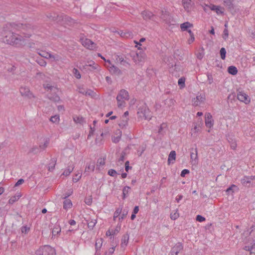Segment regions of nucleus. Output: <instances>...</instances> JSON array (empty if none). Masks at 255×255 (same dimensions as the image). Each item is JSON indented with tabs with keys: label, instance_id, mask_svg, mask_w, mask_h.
I'll list each match as a JSON object with an SVG mask.
<instances>
[{
	"label": "nucleus",
	"instance_id": "f257e3e1",
	"mask_svg": "<svg viewBox=\"0 0 255 255\" xmlns=\"http://www.w3.org/2000/svg\"><path fill=\"white\" fill-rule=\"evenodd\" d=\"M30 27L29 25H23L21 23H9L3 27L1 33L2 41L7 44L19 46L22 44L24 42V39L22 36L14 33V29L20 30V29H28Z\"/></svg>",
	"mask_w": 255,
	"mask_h": 255
},
{
	"label": "nucleus",
	"instance_id": "f03ea898",
	"mask_svg": "<svg viewBox=\"0 0 255 255\" xmlns=\"http://www.w3.org/2000/svg\"><path fill=\"white\" fill-rule=\"evenodd\" d=\"M36 255H56V251L54 248L49 245L40 247L35 251Z\"/></svg>",
	"mask_w": 255,
	"mask_h": 255
},
{
	"label": "nucleus",
	"instance_id": "7ed1b4c3",
	"mask_svg": "<svg viewBox=\"0 0 255 255\" xmlns=\"http://www.w3.org/2000/svg\"><path fill=\"white\" fill-rule=\"evenodd\" d=\"M116 99L119 108L125 106L126 103L124 100H128L129 99L128 92L124 89L121 90L117 95Z\"/></svg>",
	"mask_w": 255,
	"mask_h": 255
},
{
	"label": "nucleus",
	"instance_id": "20e7f679",
	"mask_svg": "<svg viewBox=\"0 0 255 255\" xmlns=\"http://www.w3.org/2000/svg\"><path fill=\"white\" fill-rule=\"evenodd\" d=\"M137 114L140 117L142 116L145 120H150L152 117V114L145 104L139 107Z\"/></svg>",
	"mask_w": 255,
	"mask_h": 255
},
{
	"label": "nucleus",
	"instance_id": "39448f33",
	"mask_svg": "<svg viewBox=\"0 0 255 255\" xmlns=\"http://www.w3.org/2000/svg\"><path fill=\"white\" fill-rule=\"evenodd\" d=\"M160 18L167 24H169L172 21L173 18L169 14V12L166 10H161Z\"/></svg>",
	"mask_w": 255,
	"mask_h": 255
},
{
	"label": "nucleus",
	"instance_id": "423d86ee",
	"mask_svg": "<svg viewBox=\"0 0 255 255\" xmlns=\"http://www.w3.org/2000/svg\"><path fill=\"white\" fill-rule=\"evenodd\" d=\"M47 147L46 144L35 145L30 148L28 152V153L36 154L41 150L44 149Z\"/></svg>",
	"mask_w": 255,
	"mask_h": 255
},
{
	"label": "nucleus",
	"instance_id": "0eeeda50",
	"mask_svg": "<svg viewBox=\"0 0 255 255\" xmlns=\"http://www.w3.org/2000/svg\"><path fill=\"white\" fill-rule=\"evenodd\" d=\"M205 123L207 128H211L213 127L214 121L210 113H206L205 114Z\"/></svg>",
	"mask_w": 255,
	"mask_h": 255
},
{
	"label": "nucleus",
	"instance_id": "6e6552de",
	"mask_svg": "<svg viewBox=\"0 0 255 255\" xmlns=\"http://www.w3.org/2000/svg\"><path fill=\"white\" fill-rule=\"evenodd\" d=\"M82 45L86 48L94 50L96 48V44L91 40L86 38L82 42Z\"/></svg>",
	"mask_w": 255,
	"mask_h": 255
},
{
	"label": "nucleus",
	"instance_id": "1a4fd4ad",
	"mask_svg": "<svg viewBox=\"0 0 255 255\" xmlns=\"http://www.w3.org/2000/svg\"><path fill=\"white\" fill-rule=\"evenodd\" d=\"M95 168V162L90 161L89 163H87L83 174L85 175V176H88L90 172H93L94 171Z\"/></svg>",
	"mask_w": 255,
	"mask_h": 255
},
{
	"label": "nucleus",
	"instance_id": "9d476101",
	"mask_svg": "<svg viewBox=\"0 0 255 255\" xmlns=\"http://www.w3.org/2000/svg\"><path fill=\"white\" fill-rule=\"evenodd\" d=\"M238 99L245 104H248L250 102V99L249 97L245 93L242 92H239L237 95Z\"/></svg>",
	"mask_w": 255,
	"mask_h": 255
},
{
	"label": "nucleus",
	"instance_id": "9b49d317",
	"mask_svg": "<svg viewBox=\"0 0 255 255\" xmlns=\"http://www.w3.org/2000/svg\"><path fill=\"white\" fill-rule=\"evenodd\" d=\"M205 6L209 7L212 10L216 11L217 14H222L224 13V11L223 10L224 8L220 6L215 5L212 4H211L210 5L205 4Z\"/></svg>",
	"mask_w": 255,
	"mask_h": 255
},
{
	"label": "nucleus",
	"instance_id": "f8f14e48",
	"mask_svg": "<svg viewBox=\"0 0 255 255\" xmlns=\"http://www.w3.org/2000/svg\"><path fill=\"white\" fill-rule=\"evenodd\" d=\"M205 100V96L204 94H200L196 96L195 98L193 100V105L194 106H197L199 105L201 103L203 102Z\"/></svg>",
	"mask_w": 255,
	"mask_h": 255
},
{
	"label": "nucleus",
	"instance_id": "ddd939ff",
	"mask_svg": "<svg viewBox=\"0 0 255 255\" xmlns=\"http://www.w3.org/2000/svg\"><path fill=\"white\" fill-rule=\"evenodd\" d=\"M122 136V131L118 129L116 130L114 134L112 135V141L114 143H117L120 141Z\"/></svg>",
	"mask_w": 255,
	"mask_h": 255
},
{
	"label": "nucleus",
	"instance_id": "4468645a",
	"mask_svg": "<svg viewBox=\"0 0 255 255\" xmlns=\"http://www.w3.org/2000/svg\"><path fill=\"white\" fill-rule=\"evenodd\" d=\"M109 71L112 74L116 75H120L122 74L121 71L117 67L112 64L108 66Z\"/></svg>",
	"mask_w": 255,
	"mask_h": 255
},
{
	"label": "nucleus",
	"instance_id": "2eb2a0df",
	"mask_svg": "<svg viewBox=\"0 0 255 255\" xmlns=\"http://www.w3.org/2000/svg\"><path fill=\"white\" fill-rule=\"evenodd\" d=\"M129 240V234L127 233L124 234L122 238L121 246L123 248H125L127 247Z\"/></svg>",
	"mask_w": 255,
	"mask_h": 255
},
{
	"label": "nucleus",
	"instance_id": "dca6fc26",
	"mask_svg": "<svg viewBox=\"0 0 255 255\" xmlns=\"http://www.w3.org/2000/svg\"><path fill=\"white\" fill-rule=\"evenodd\" d=\"M20 93L22 96H26L29 98L32 96V93H30L29 89L27 87H21L19 90Z\"/></svg>",
	"mask_w": 255,
	"mask_h": 255
},
{
	"label": "nucleus",
	"instance_id": "f3484780",
	"mask_svg": "<svg viewBox=\"0 0 255 255\" xmlns=\"http://www.w3.org/2000/svg\"><path fill=\"white\" fill-rule=\"evenodd\" d=\"M141 14L143 18L146 20L152 19L153 17V14L149 11L144 10Z\"/></svg>",
	"mask_w": 255,
	"mask_h": 255
},
{
	"label": "nucleus",
	"instance_id": "a211bd4d",
	"mask_svg": "<svg viewBox=\"0 0 255 255\" xmlns=\"http://www.w3.org/2000/svg\"><path fill=\"white\" fill-rule=\"evenodd\" d=\"M183 249V246L181 243H177L172 249V253H179Z\"/></svg>",
	"mask_w": 255,
	"mask_h": 255
},
{
	"label": "nucleus",
	"instance_id": "6ab92c4d",
	"mask_svg": "<svg viewBox=\"0 0 255 255\" xmlns=\"http://www.w3.org/2000/svg\"><path fill=\"white\" fill-rule=\"evenodd\" d=\"M64 199V200L63 201V208L65 210H67L68 209L72 207V203L71 200L68 198H66Z\"/></svg>",
	"mask_w": 255,
	"mask_h": 255
},
{
	"label": "nucleus",
	"instance_id": "aec40b11",
	"mask_svg": "<svg viewBox=\"0 0 255 255\" xmlns=\"http://www.w3.org/2000/svg\"><path fill=\"white\" fill-rule=\"evenodd\" d=\"M138 50H139V52H137V54H138V58L139 60V62H142L144 61L145 58V54L142 51V49L140 47H138Z\"/></svg>",
	"mask_w": 255,
	"mask_h": 255
},
{
	"label": "nucleus",
	"instance_id": "412c9836",
	"mask_svg": "<svg viewBox=\"0 0 255 255\" xmlns=\"http://www.w3.org/2000/svg\"><path fill=\"white\" fill-rule=\"evenodd\" d=\"M193 27V24L189 22H185L180 24V28L182 31H187L188 28Z\"/></svg>",
	"mask_w": 255,
	"mask_h": 255
},
{
	"label": "nucleus",
	"instance_id": "4be33fe9",
	"mask_svg": "<svg viewBox=\"0 0 255 255\" xmlns=\"http://www.w3.org/2000/svg\"><path fill=\"white\" fill-rule=\"evenodd\" d=\"M39 55H40L41 57H44L46 59L54 58V56L52 55H51L50 53L44 51H40L39 52H37Z\"/></svg>",
	"mask_w": 255,
	"mask_h": 255
},
{
	"label": "nucleus",
	"instance_id": "5701e85b",
	"mask_svg": "<svg viewBox=\"0 0 255 255\" xmlns=\"http://www.w3.org/2000/svg\"><path fill=\"white\" fill-rule=\"evenodd\" d=\"M176 159V152L174 150H172L169 155L168 158V164H170L171 161H175Z\"/></svg>",
	"mask_w": 255,
	"mask_h": 255
},
{
	"label": "nucleus",
	"instance_id": "b1692460",
	"mask_svg": "<svg viewBox=\"0 0 255 255\" xmlns=\"http://www.w3.org/2000/svg\"><path fill=\"white\" fill-rule=\"evenodd\" d=\"M47 97L49 100H50L54 102H58L60 100V97L56 94H53V95L48 94V95H47Z\"/></svg>",
	"mask_w": 255,
	"mask_h": 255
},
{
	"label": "nucleus",
	"instance_id": "393cba45",
	"mask_svg": "<svg viewBox=\"0 0 255 255\" xmlns=\"http://www.w3.org/2000/svg\"><path fill=\"white\" fill-rule=\"evenodd\" d=\"M228 72L232 75H235L238 73V69L234 66H230L228 68Z\"/></svg>",
	"mask_w": 255,
	"mask_h": 255
},
{
	"label": "nucleus",
	"instance_id": "a878e982",
	"mask_svg": "<svg viewBox=\"0 0 255 255\" xmlns=\"http://www.w3.org/2000/svg\"><path fill=\"white\" fill-rule=\"evenodd\" d=\"M248 178V176H244L243 178L241 179V182L243 185L245 186H249V185L248 184L251 183V181Z\"/></svg>",
	"mask_w": 255,
	"mask_h": 255
},
{
	"label": "nucleus",
	"instance_id": "bb28decb",
	"mask_svg": "<svg viewBox=\"0 0 255 255\" xmlns=\"http://www.w3.org/2000/svg\"><path fill=\"white\" fill-rule=\"evenodd\" d=\"M102 241L103 239L102 238H100V239H98L95 244V249H96V253H99L98 251L100 249V248L102 247Z\"/></svg>",
	"mask_w": 255,
	"mask_h": 255
},
{
	"label": "nucleus",
	"instance_id": "cd10ccee",
	"mask_svg": "<svg viewBox=\"0 0 255 255\" xmlns=\"http://www.w3.org/2000/svg\"><path fill=\"white\" fill-rule=\"evenodd\" d=\"M235 189H238L237 186L235 184H232L226 190V192L227 194H232L235 192Z\"/></svg>",
	"mask_w": 255,
	"mask_h": 255
},
{
	"label": "nucleus",
	"instance_id": "c85d7f7f",
	"mask_svg": "<svg viewBox=\"0 0 255 255\" xmlns=\"http://www.w3.org/2000/svg\"><path fill=\"white\" fill-rule=\"evenodd\" d=\"M130 189L128 186H125L123 189V199H125L128 195V191Z\"/></svg>",
	"mask_w": 255,
	"mask_h": 255
},
{
	"label": "nucleus",
	"instance_id": "c756f323",
	"mask_svg": "<svg viewBox=\"0 0 255 255\" xmlns=\"http://www.w3.org/2000/svg\"><path fill=\"white\" fill-rule=\"evenodd\" d=\"M88 64H86L85 66H84V67L85 68H86L87 67H92V69H97L98 68V64H96L95 62L93 61H90V62H88Z\"/></svg>",
	"mask_w": 255,
	"mask_h": 255
},
{
	"label": "nucleus",
	"instance_id": "7c9ffc66",
	"mask_svg": "<svg viewBox=\"0 0 255 255\" xmlns=\"http://www.w3.org/2000/svg\"><path fill=\"white\" fill-rule=\"evenodd\" d=\"M56 162V159L55 158H52L50 160V162L48 166V170L49 171H52L54 169L55 166Z\"/></svg>",
	"mask_w": 255,
	"mask_h": 255
},
{
	"label": "nucleus",
	"instance_id": "2f4dec72",
	"mask_svg": "<svg viewBox=\"0 0 255 255\" xmlns=\"http://www.w3.org/2000/svg\"><path fill=\"white\" fill-rule=\"evenodd\" d=\"M224 5L229 9L233 8V2L234 0H223Z\"/></svg>",
	"mask_w": 255,
	"mask_h": 255
},
{
	"label": "nucleus",
	"instance_id": "473e14b6",
	"mask_svg": "<svg viewBox=\"0 0 255 255\" xmlns=\"http://www.w3.org/2000/svg\"><path fill=\"white\" fill-rule=\"evenodd\" d=\"M61 232V228L59 225H56L52 230L53 236H56L59 234Z\"/></svg>",
	"mask_w": 255,
	"mask_h": 255
},
{
	"label": "nucleus",
	"instance_id": "72a5a7b5",
	"mask_svg": "<svg viewBox=\"0 0 255 255\" xmlns=\"http://www.w3.org/2000/svg\"><path fill=\"white\" fill-rule=\"evenodd\" d=\"M43 86L45 90H46L47 91H49V90L52 91L53 89H56V88L54 87V86L50 83H46L43 84Z\"/></svg>",
	"mask_w": 255,
	"mask_h": 255
},
{
	"label": "nucleus",
	"instance_id": "f704fd0d",
	"mask_svg": "<svg viewBox=\"0 0 255 255\" xmlns=\"http://www.w3.org/2000/svg\"><path fill=\"white\" fill-rule=\"evenodd\" d=\"M202 119L199 118L198 122L196 123V125L195 126L194 128V129L195 130V131H198L200 130V128L202 126Z\"/></svg>",
	"mask_w": 255,
	"mask_h": 255
},
{
	"label": "nucleus",
	"instance_id": "c9c22d12",
	"mask_svg": "<svg viewBox=\"0 0 255 255\" xmlns=\"http://www.w3.org/2000/svg\"><path fill=\"white\" fill-rule=\"evenodd\" d=\"M21 197V195L19 194L16 195L15 196H12L8 201V203L10 204H13L15 201L18 200L19 198Z\"/></svg>",
	"mask_w": 255,
	"mask_h": 255
},
{
	"label": "nucleus",
	"instance_id": "e433bc0d",
	"mask_svg": "<svg viewBox=\"0 0 255 255\" xmlns=\"http://www.w3.org/2000/svg\"><path fill=\"white\" fill-rule=\"evenodd\" d=\"M116 60L117 62L120 63L122 65L126 66V64H128V62L125 60L124 57L122 56H118Z\"/></svg>",
	"mask_w": 255,
	"mask_h": 255
},
{
	"label": "nucleus",
	"instance_id": "4c0bfd02",
	"mask_svg": "<svg viewBox=\"0 0 255 255\" xmlns=\"http://www.w3.org/2000/svg\"><path fill=\"white\" fill-rule=\"evenodd\" d=\"M97 223V221L96 220H91L87 221L88 227L90 230H92L95 225Z\"/></svg>",
	"mask_w": 255,
	"mask_h": 255
},
{
	"label": "nucleus",
	"instance_id": "58836bf2",
	"mask_svg": "<svg viewBox=\"0 0 255 255\" xmlns=\"http://www.w3.org/2000/svg\"><path fill=\"white\" fill-rule=\"evenodd\" d=\"M146 148V144H142L137 150L138 155L140 156Z\"/></svg>",
	"mask_w": 255,
	"mask_h": 255
},
{
	"label": "nucleus",
	"instance_id": "ea45409f",
	"mask_svg": "<svg viewBox=\"0 0 255 255\" xmlns=\"http://www.w3.org/2000/svg\"><path fill=\"white\" fill-rule=\"evenodd\" d=\"M192 150L193 151L191 152L190 153L191 159L192 160L196 159L197 158V148H195V149H194L193 148H192Z\"/></svg>",
	"mask_w": 255,
	"mask_h": 255
},
{
	"label": "nucleus",
	"instance_id": "a19ab883",
	"mask_svg": "<svg viewBox=\"0 0 255 255\" xmlns=\"http://www.w3.org/2000/svg\"><path fill=\"white\" fill-rule=\"evenodd\" d=\"M166 128V124L165 123L162 124L158 129V133L160 134H163V133L165 132V129Z\"/></svg>",
	"mask_w": 255,
	"mask_h": 255
},
{
	"label": "nucleus",
	"instance_id": "79ce46f5",
	"mask_svg": "<svg viewBox=\"0 0 255 255\" xmlns=\"http://www.w3.org/2000/svg\"><path fill=\"white\" fill-rule=\"evenodd\" d=\"M128 119H123L122 117V120L119 123V125L121 128H124L128 124Z\"/></svg>",
	"mask_w": 255,
	"mask_h": 255
},
{
	"label": "nucleus",
	"instance_id": "37998d69",
	"mask_svg": "<svg viewBox=\"0 0 255 255\" xmlns=\"http://www.w3.org/2000/svg\"><path fill=\"white\" fill-rule=\"evenodd\" d=\"M105 158H99L98 159V160H97V167L98 169H100V166H103L105 164Z\"/></svg>",
	"mask_w": 255,
	"mask_h": 255
},
{
	"label": "nucleus",
	"instance_id": "c03bdc74",
	"mask_svg": "<svg viewBox=\"0 0 255 255\" xmlns=\"http://www.w3.org/2000/svg\"><path fill=\"white\" fill-rule=\"evenodd\" d=\"M73 169V167H70L69 166L66 170H64L62 174L65 176H68L72 172Z\"/></svg>",
	"mask_w": 255,
	"mask_h": 255
},
{
	"label": "nucleus",
	"instance_id": "a18cd8bd",
	"mask_svg": "<svg viewBox=\"0 0 255 255\" xmlns=\"http://www.w3.org/2000/svg\"><path fill=\"white\" fill-rule=\"evenodd\" d=\"M72 73L73 75L75 76V77L77 79H79L81 78V74L77 69L74 68L72 71Z\"/></svg>",
	"mask_w": 255,
	"mask_h": 255
},
{
	"label": "nucleus",
	"instance_id": "49530a36",
	"mask_svg": "<svg viewBox=\"0 0 255 255\" xmlns=\"http://www.w3.org/2000/svg\"><path fill=\"white\" fill-rule=\"evenodd\" d=\"M122 208H118L115 211L114 214V220H115L116 218L118 217L122 213Z\"/></svg>",
	"mask_w": 255,
	"mask_h": 255
},
{
	"label": "nucleus",
	"instance_id": "de8ad7c7",
	"mask_svg": "<svg viewBox=\"0 0 255 255\" xmlns=\"http://www.w3.org/2000/svg\"><path fill=\"white\" fill-rule=\"evenodd\" d=\"M185 78L184 77L180 78L178 81V85L180 88H182L185 87Z\"/></svg>",
	"mask_w": 255,
	"mask_h": 255
},
{
	"label": "nucleus",
	"instance_id": "09e8293b",
	"mask_svg": "<svg viewBox=\"0 0 255 255\" xmlns=\"http://www.w3.org/2000/svg\"><path fill=\"white\" fill-rule=\"evenodd\" d=\"M121 213H122V215L119 218V220L120 221L123 220L127 216V215L128 214V210L125 209L123 210H122Z\"/></svg>",
	"mask_w": 255,
	"mask_h": 255
},
{
	"label": "nucleus",
	"instance_id": "8fccbe9b",
	"mask_svg": "<svg viewBox=\"0 0 255 255\" xmlns=\"http://www.w3.org/2000/svg\"><path fill=\"white\" fill-rule=\"evenodd\" d=\"M220 54L222 59L224 60L226 58V50L225 48L222 47L220 50Z\"/></svg>",
	"mask_w": 255,
	"mask_h": 255
},
{
	"label": "nucleus",
	"instance_id": "3c124183",
	"mask_svg": "<svg viewBox=\"0 0 255 255\" xmlns=\"http://www.w3.org/2000/svg\"><path fill=\"white\" fill-rule=\"evenodd\" d=\"M126 154V153L125 151H123L121 153V154L120 155V158L118 159V162L120 163L121 164H122V163L124 162L125 160V156Z\"/></svg>",
	"mask_w": 255,
	"mask_h": 255
},
{
	"label": "nucleus",
	"instance_id": "603ef678",
	"mask_svg": "<svg viewBox=\"0 0 255 255\" xmlns=\"http://www.w3.org/2000/svg\"><path fill=\"white\" fill-rule=\"evenodd\" d=\"M179 215L177 212V210H176L174 213H172L170 214V218L173 220H175L179 217Z\"/></svg>",
	"mask_w": 255,
	"mask_h": 255
},
{
	"label": "nucleus",
	"instance_id": "864d4df0",
	"mask_svg": "<svg viewBox=\"0 0 255 255\" xmlns=\"http://www.w3.org/2000/svg\"><path fill=\"white\" fill-rule=\"evenodd\" d=\"M138 54H137V52H136L135 53H132L131 55L132 59L136 63L140 62H139V60L138 59Z\"/></svg>",
	"mask_w": 255,
	"mask_h": 255
},
{
	"label": "nucleus",
	"instance_id": "5fc2aeb1",
	"mask_svg": "<svg viewBox=\"0 0 255 255\" xmlns=\"http://www.w3.org/2000/svg\"><path fill=\"white\" fill-rule=\"evenodd\" d=\"M30 228L28 227L27 226H23L21 228V232L25 234H27Z\"/></svg>",
	"mask_w": 255,
	"mask_h": 255
},
{
	"label": "nucleus",
	"instance_id": "6e6d98bb",
	"mask_svg": "<svg viewBox=\"0 0 255 255\" xmlns=\"http://www.w3.org/2000/svg\"><path fill=\"white\" fill-rule=\"evenodd\" d=\"M59 120V116L55 115L54 116H52L50 118V121H51L52 123H57Z\"/></svg>",
	"mask_w": 255,
	"mask_h": 255
},
{
	"label": "nucleus",
	"instance_id": "4d7b16f0",
	"mask_svg": "<svg viewBox=\"0 0 255 255\" xmlns=\"http://www.w3.org/2000/svg\"><path fill=\"white\" fill-rule=\"evenodd\" d=\"M228 35H229V31H228V28H225L223 31V36H222L223 38L226 40L227 39V38L228 37Z\"/></svg>",
	"mask_w": 255,
	"mask_h": 255
},
{
	"label": "nucleus",
	"instance_id": "13d9d810",
	"mask_svg": "<svg viewBox=\"0 0 255 255\" xmlns=\"http://www.w3.org/2000/svg\"><path fill=\"white\" fill-rule=\"evenodd\" d=\"M79 92L80 93H81V94H82L83 95H90V93L86 91L84 88H81V87L79 88Z\"/></svg>",
	"mask_w": 255,
	"mask_h": 255
},
{
	"label": "nucleus",
	"instance_id": "bf43d9fd",
	"mask_svg": "<svg viewBox=\"0 0 255 255\" xmlns=\"http://www.w3.org/2000/svg\"><path fill=\"white\" fill-rule=\"evenodd\" d=\"M108 174L111 176L115 177L117 174V172L115 169H111L108 171Z\"/></svg>",
	"mask_w": 255,
	"mask_h": 255
},
{
	"label": "nucleus",
	"instance_id": "052dcab7",
	"mask_svg": "<svg viewBox=\"0 0 255 255\" xmlns=\"http://www.w3.org/2000/svg\"><path fill=\"white\" fill-rule=\"evenodd\" d=\"M196 220L198 222H202L205 221L206 219H205V218L203 216H202L200 215H198L196 216Z\"/></svg>",
	"mask_w": 255,
	"mask_h": 255
},
{
	"label": "nucleus",
	"instance_id": "680f3d73",
	"mask_svg": "<svg viewBox=\"0 0 255 255\" xmlns=\"http://www.w3.org/2000/svg\"><path fill=\"white\" fill-rule=\"evenodd\" d=\"M37 63L41 66H45L46 65V61L43 59H39L37 60Z\"/></svg>",
	"mask_w": 255,
	"mask_h": 255
},
{
	"label": "nucleus",
	"instance_id": "e2e57ef3",
	"mask_svg": "<svg viewBox=\"0 0 255 255\" xmlns=\"http://www.w3.org/2000/svg\"><path fill=\"white\" fill-rule=\"evenodd\" d=\"M189 172L190 171L188 169H184L182 170V171H181L180 176L182 177H184L186 175L188 174Z\"/></svg>",
	"mask_w": 255,
	"mask_h": 255
},
{
	"label": "nucleus",
	"instance_id": "0e129e2a",
	"mask_svg": "<svg viewBox=\"0 0 255 255\" xmlns=\"http://www.w3.org/2000/svg\"><path fill=\"white\" fill-rule=\"evenodd\" d=\"M131 166H129V162L128 161H127L125 163V170L127 172H128V170L131 169Z\"/></svg>",
	"mask_w": 255,
	"mask_h": 255
},
{
	"label": "nucleus",
	"instance_id": "69168bd1",
	"mask_svg": "<svg viewBox=\"0 0 255 255\" xmlns=\"http://www.w3.org/2000/svg\"><path fill=\"white\" fill-rule=\"evenodd\" d=\"M79 174L80 173L76 174L75 177L73 178V182H77L81 178L82 174L79 175Z\"/></svg>",
	"mask_w": 255,
	"mask_h": 255
},
{
	"label": "nucleus",
	"instance_id": "338daca9",
	"mask_svg": "<svg viewBox=\"0 0 255 255\" xmlns=\"http://www.w3.org/2000/svg\"><path fill=\"white\" fill-rule=\"evenodd\" d=\"M115 245H112V247L110 248L108 251L109 255H112L115 251Z\"/></svg>",
	"mask_w": 255,
	"mask_h": 255
},
{
	"label": "nucleus",
	"instance_id": "774afa93",
	"mask_svg": "<svg viewBox=\"0 0 255 255\" xmlns=\"http://www.w3.org/2000/svg\"><path fill=\"white\" fill-rule=\"evenodd\" d=\"M120 227H117L114 231H112L113 236L117 235L120 232Z\"/></svg>",
	"mask_w": 255,
	"mask_h": 255
}]
</instances>
